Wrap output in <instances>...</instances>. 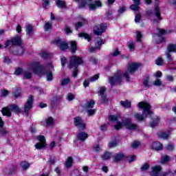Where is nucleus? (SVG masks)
<instances>
[{"mask_svg": "<svg viewBox=\"0 0 176 176\" xmlns=\"http://www.w3.org/2000/svg\"><path fill=\"white\" fill-rule=\"evenodd\" d=\"M88 137H89V135L85 132H81L77 134V138L78 140H80V141H86Z\"/></svg>", "mask_w": 176, "mask_h": 176, "instance_id": "22", "label": "nucleus"}, {"mask_svg": "<svg viewBox=\"0 0 176 176\" xmlns=\"http://www.w3.org/2000/svg\"><path fill=\"white\" fill-rule=\"evenodd\" d=\"M151 148L155 151H162L163 145L159 142H154L151 144Z\"/></svg>", "mask_w": 176, "mask_h": 176, "instance_id": "21", "label": "nucleus"}, {"mask_svg": "<svg viewBox=\"0 0 176 176\" xmlns=\"http://www.w3.org/2000/svg\"><path fill=\"white\" fill-rule=\"evenodd\" d=\"M54 44L58 46L60 50H66V49H68V43L63 41L62 40L55 41Z\"/></svg>", "mask_w": 176, "mask_h": 176, "instance_id": "17", "label": "nucleus"}, {"mask_svg": "<svg viewBox=\"0 0 176 176\" xmlns=\"http://www.w3.org/2000/svg\"><path fill=\"white\" fill-rule=\"evenodd\" d=\"M138 107L143 109L142 113L143 115H144V116L138 113H135L134 114V118L135 119H136V120H139L140 122H141L142 120H145V119L148 118V116H151L152 115H153V112L151 111V104H149L148 103H146L145 102H140L138 103Z\"/></svg>", "mask_w": 176, "mask_h": 176, "instance_id": "2", "label": "nucleus"}, {"mask_svg": "<svg viewBox=\"0 0 176 176\" xmlns=\"http://www.w3.org/2000/svg\"><path fill=\"white\" fill-rule=\"evenodd\" d=\"M55 173H56L57 175H61V168L60 167L55 168Z\"/></svg>", "mask_w": 176, "mask_h": 176, "instance_id": "63", "label": "nucleus"}, {"mask_svg": "<svg viewBox=\"0 0 176 176\" xmlns=\"http://www.w3.org/2000/svg\"><path fill=\"white\" fill-rule=\"evenodd\" d=\"M159 123V117H155L151 124V127H155Z\"/></svg>", "mask_w": 176, "mask_h": 176, "instance_id": "41", "label": "nucleus"}, {"mask_svg": "<svg viewBox=\"0 0 176 176\" xmlns=\"http://www.w3.org/2000/svg\"><path fill=\"white\" fill-rule=\"evenodd\" d=\"M123 78H122V76L120 75H116L113 77H111L109 78V83L111 86H113V85H119L122 82Z\"/></svg>", "mask_w": 176, "mask_h": 176, "instance_id": "16", "label": "nucleus"}, {"mask_svg": "<svg viewBox=\"0 0 176 176\" xmlns=\"http://www.w3.org/2000/svg\"><path fill=\"white\" fill-rule=\"evenodd\" d=\"M162 170V167L160 166H155L152 168V171L151 173V176H168L170 173V170L167 172H164L160 174V171Z\"/></svg>", "mask_w": 176, "mask_h": 176, "instance_id": "10", "label": "nucleus"}, {"mask_svg": "<svg viewBox=\"0 0 176 176\" xmlns=\"http://www.w3.org/2000/svg\"><path fill=\"white\" fill-rule=\"evenodd\" d=\"M72 163H74V160L72 158V157H69L65 162V166L67 168H69V167H72Z\"/></svg>", "mask_w": 176, "mask_h": 176, "instance_id": "30", "label": "nucleus"}, {"mask_svg": "<svg viewBox=\"0 0 176 176\" xmlns=\"http://www.w3.org/2000/svg\"><path fill=\"white\" fill-rule=\"evenodd\" d=\"M47 75V80H52L53 79V74H52V72L49 71L46 72Z\"/></svg>", "mask_w": 176, "mask_h": 176, "instance_id": "46", "label": "nucleus"}, {"mask_svg": "<svg viewBox=\"0 0 176 176\" xmlns=\"http://www.w3.org/2000/svg\"><path fill=\"white\" fill-rule=\"evenodd\" d=\"M79 38H85V39H87V41H88V42H90V39H91V36H90L89 34H87L85 32L82 33H80L78 34Z\"/></svg>", "mask_w": 176, "mask_h": 176, "instance_id": "28", "label": "nucleus"}, {"mask_svg": "<svg viewBox=\"0 0 176 176\" xmlns=\"http://www.w3.org/2000/svg\"><path fill=\"white\" fill-rule=\"evenodd\" d=\"M135 45L134 44V42L131 41L128 43V47L130 50H134Z\"/></svg>", "mask_w": 176, "mask_h": 176, "instance_id": "54", "label": "nucleus"}, {"mask_svg": "<svg viewBox=\"0 0 176 176\" xmlns=\"http://www.w3.org/2000/svg\"><path fill=\"white\" fill-rule=\"evenodd\" d=\"M87 24V19L84 17H81L79 22H77L75 25L76 30L80 28L82 25H86Z\"/></svg>", "mask_w": 176, "mask_h": 176, "instance_id": "20", "label": "nucleus"}, {"mask_svg": "<svg viewBox=\"0 0 176 176\" xmlns=\"http://www.w3.org/2000/svg\"><path fill=\"white\" fill-rule=\"evenodd\" d=\"M98 78H100V76L98 74H96L95 76L91 77L89 80L90 82H96V80H98Z\"/></svg>", "mask_w": 176, "mask_h": 176, "instance_id": "50", "label": "nucleus"}, {"mask_svg": "<svg viewBox=\"0 0 176 176\" xmlns=\"http://www.w3.org/2000/svg\"><path fill=\"white\" fill-rule=\"evenodd\" d=\"M24 54V48L21 45L15 47L13 50V54L15 56H22Z\"/></svg>", "mask_w": 176, "mask_h": 176, "instance_id": "18", "label": "nucleus"}, {"mask_svg": "<svg viewBox=\"0 0 176 176\" xmlns=\"http://www.w3.org/2000/svg\"><path fill=\"white\" fill-rule=\"evenodd\" d=\"M167 52L168 53H171V52H175L176 50V45L170 44L167 47Z\"/></svg>", "mask_w": 176, "mask_h": 176, "instance_id": "33", "label": "nucleus"}, {"mask_svg": "<svg viewBox=\"0 0 176 176\" xmlns=\"http://www.w3.org/2000/svg\"><path fill=\"white\" fill-rule=\"evenodd\" d=\"M44 30L45 31H50L52 30V23L46 22L44 25Z\"/></svg>", "mask_w": 176, "mask_h": 176, "instance_id": "38", "label": "nucleus"}, {"mask_svg": "<svg viewBox=\"0 0 176 176\" xmlns=\"http://www.w3.org/2000/svg\"><path fill=\"white\" fill-rule=\"evenodd\" d=\"M70 45L72 53H75L78 50V45L76 44V41H71Z\"/></svg>", "mask_w": 176, "mask_h": 176, "instance_id": "27", "label": "nucleus"}, {"mask_svg": "<svg viewBox=\"0 0 176 176\" xmlns=\"http://www.w3.org/2000/svg\"><path fill=\"white\" fill-rule=\"evenodd\" d=\"M105 30H107V23L98 25L94 28V34L95 35H101L102 32H105Z\"/></svg>", "mask_w": 176, "mask_h": 176, "instance_id": "13", "label": "nucleus"}, {"mask_svg": "<svg viewBox=\"0 0 176 176\" xmlns=\"http://www.w3.org/2000/svg\"><path fill=\"white\" fill-rule=\"evenodd\" d=\"M158 34L153 35V39L157 43H161V42H163V37L162 35L166 34V30L158 29Z\"/></svg>", "mask_w": 176, "mask_h": 176, "instance_id": "15", "label": "nucleus"}, {"mask_svg": "<svg viewBox=\"0 0 176 176\" xmlns=\"http://www.w3.org/2000/svg\"><path fill=\"white\" fill-rule=\"evenodd\" d=\"M143 85H144V87H149V78L144 80Z\"/></svg>", "mask_w": 176, "mask_h": 176, "instance_id": "62", "label": "nucleus"}, {"mask_svg": "<svg viewBox=\"0 0 176 176\" xmlns=\"http://www.w3.org/2000/svg\"><path fill=\"white\" fill-rule=\"evenodd\" d=\"M65 31L66 35H70V34H72V30H71V28L68 26L65 27Z\"/></svg>", "mask_w": 176, "mask_h": 176, "instance_id": "52", "label": "nucleus"}, {"mask_svg": "<svg viewBox=\"0 0 176 176\" xmlns=\"http://www.w3.org/2000/svg\"><path fill=\"white\" fill-rule=\"evenodd\" d=\"M70 83H71V79H69V78H64L61 81V85L63 86H64L65 85H69Z\"/></svg>", "mask_w": 176, "mask_h": 176, "instance_id": "37", "label": "nucleus"}, {"mask_svg": "<svg viewBox=\"0 0 176 176\" xmlns=\"http://www.w3.org/2000/svg\"><path fill=\"white\" fill-rule=\"evenodd\" d=\"M23 72L24 71L23 70V69L19 67L15 69L14 75H20L21 74H23Z\"/></svg>", "mask_w": 176, "mask_h": 176, "instance_id": "47", "label": "nucleus"}, {"mask_svg": "<svg viewBox=\"0 0 176 176\" xmlns=\"http://www.w3.org/2000/svg\"><path fill=\"white\" fill-rule=\"evenodd\" d=\"M74 2H80L81 4L79 6L80 9H87L89 8L90 10H96L98 8L102 6V3L100 1H96L92 2L93 0H74Z\"/></svg>", "mask_w": 176, "mask_h": 176, "instance_id": "3", "label": "nucleus"}, {"mask_svg": "<svg viewBox=\"0 0 176 176\" xmlns=\"http://www.w3.org/2000/svg\"><path fill=\"white\" fill-rule=\"evenodd\" d=\"M120 105H122V107L124 108H130L131 107V102L129 100L121 101Z\"/></svg>", "mask_w": 176, "mask_h": 176, "instance_id": "29", "label": "nucleus"}, {"mask_svg": "<svg viewBox=\"0 0 176 176\" xmlns=\"http://www.w3.org/2000/svg\"><path fill=\"white\" fill-rule=\"evenodd\" d=\"M149 168V164H144L143 166L141 167V170L142 171H146Z\"/></svg>", "mask_w": 176, "mask_h": 176, "instance_id": "58", "label": "nucleus"}, {"mask_svg": "<svg viewBox=\"0 0 176 176\" xmlns=\"http://www.w3.org/2000/svg\"><path fill=\"white\" fill-rule=\"evenodd\" d=\"M153 85L154 86L160 87L162 86L163 82H162V80L157 78L154 81Z\"/></svg>", "mask_w": 176, "mask_h": 176, "instance_id": "40", "label": "nucleus"}, {"mask_svg": "<svg viewBox=\"0 0 176 176\" xmlns=\"http://www.w3.org/2000/svg\"><path fill=\"white\" fill-rule=\"evenodd\" d=\"M118 145V142L116 141H113L109 143V148H115Z\"/></svg>", "mask_w": 176, "mask_h": 176, "instance_id": "57", "label": "nucleus"}, {"mask_svg": "<svg viewBox=\"0 0 176 176\" xmlns=\"http://www.w3.org/2000/svg\"><path fill=\"white\" fill-rule=\"evenodd\" d=\"M136 34L138 42H141V38H142V34H141V32H137Z\"/></svg>", "mask_w": 176, "mask_h": 176, "instance_id": "59", "label": "nucleus"}, {"mask_svg": "<svg viewBox=\"0 0 176 176\" xmlns=\"http://www.w3.org/2000/svg\"><path fill=\"white\" fill-rule=\"evenodd\" d=\"M9 94V91L6 89H2L0 92L1 97H6Z\"/></svg>", "mask_w": 176, "mask_h": 176, "instance_id": "43", "label": "nucleus"}, {"mask_svg": "<svg viewBox=\"0 0 176 176\" xmlns=\"http://www.w3.org/2000/svg\"><path fill=\"white\" fill-rule=\"evenodd\" d=\"M74 124L79 130H85L86 124L83 122V120L80 117L74 118Z\"/></svg>", "mask_w": 176, "mask_h": 176, "instance_id": "14", "label": "nucleus"}, {"mask_svg": "<svg viewBox=\"0 0 176 176\" xmlns=\"http://www.w3.org/2000/svg\"><path fill=\"white\" fill-rule=\"evenodd\" d=\"M141 19H142L141 14H136L135 18V22L140 23L141 21Z\"/></svg>", "mask_w": 176, "mask_h": 176, "instance_id": "55", "label": "nucleus"}, {"mask_svg": "<svg viewBox=\"0 0 176 176\" xmlns=\"http://www.w3.org/2000/svg\"><path fill=\"white\" fill-rule=\"evenodd\" d=\"M23 41H21V36L17 35L10 40H8L6 42V47H10L12 46H21Z\"/></svg>", "mask_w": 176, "mask_h": 176, "instance_id": "9", "label": "nucleus"}, {"mask_svg": "<svg viewBox=\"0 0 176 176\" xmlns=\"http://www.w3.org/2000/svg\"><path fill=\"white\" fill-rule=\"evenodd\" d=\"M157 135L160 138H162L163 140H167L168 138V133L164 132H159Z\"/></svg>", "mask_w": 176, "mask_h": 176, "instance_id": "32", "label": "nucleus"}, {"mask_svg": "<svg viewBox=\"0 0 176 176\" xmlns=\"http://www.w3.org/2000/svg\"><path fill=\"white\" fill-rule=\"evenodd\" d=\"M155 64L157 65H163L164 64L163 59L160 57L157 58V59L155 60Z\"/></svg>", "mask_w": 176, "mask_h": 176, "instance_id": "45", "label": "nucleus"}, {"mask_svg": "<svg viewBox=\"0 0 176 176\" xmlns=\"http://www.w3.org/2000/svg\"><path fill=\"white\" fill-rule=\"evenodd\" d=\"M130 9L131 10H140V7L137 4H132L131 6H130Z\"/></svg>", "mask_w": 176, "mask_h": 176, "instance_id": "51", "label": "nucleus"}, {"mask_svg": "<svg viewBox=\"0 0 176 176\" xmlns=\"http://www.w3.org/2000/svg\"><path fill=\"white\" fill-rule=\"evenodd\" d=\"M113 157L114 159V162H120V160H123V159H124L125 156H124V154L120 153L115 154L113 156Z\"/></svg>", "mask_w": 176, "mask_h": 176, "instance_id": "23", "label": "nucleus"}, {"mask_svg": "<svg viewBox=\"0 0 176 176\" xmlns=\"http://www.w3.org/2000/svg\"><path fill=\"white\" fill-rule=\"evenodd\" d=\"M14 112L15 113H20L21 112V109L19 108V106L16 104H10L9 107H5L2 109V113L3 116H12V113L10 112Z\"/></svg>", "mask_w": 176, "mask_h": 176, "instance_id": "7", "label": "nucleus"}, {"mask_svg": "<svg viewBox=\"0 0 176 176\" xmlns=\"http://www.w3.org/2000/svg\"><path fill=\"white\" fill-rule=\"evenodd\" d=\"M60 61L62 67H64L67 64V58L65 56H61Z\"/></svg>", "mask_w": 176, "mask_h": 176, "instance_id": "49", "label": "nucleus"}, {"mask_svg": "<svg viewBox=\"0 0 176 176\" xmlns=\"http://www.w3.org/2000/svg\"><path fill=\"white\" fill-rule=\"evenodd\" d=\"M80 64H83V59L79 56H73L70 58V63L68 65V68L70 69L72 68H75L73 72L74 78H76L78 76V67L80 65Z\"/></svg>", "mask_w": 176, "mask_h": 176, "instance_id": "4", "label": "nucleus"}, {"mask_svg": "<svg viewBox=\"0 0 176 176\" xmlns=\"http://www.w3.org/2000/svg\"><path fill=\"white\" fill-rule=\"evenodd\" d=\"M112 157V153L109 152H105L103 155H102V160H108Z\"/></svg>", "mask_w": 176, "mask_h": 176, "instance_id": "31", "label": "nucleus"}, {"mask_svg": "<svg viewBox=\"0 0 176 176\" xmlns=\"http://www.w3.org/2000/svg\"><path fill=\"white\" fill-rule=\"evenodd\" d=\"M38 142L34 145L36 149H43L45 146H46V139L45 138V136L43 135H39L37 137Z\"/></svg>", "mask_w": 176, "mask_h": 176, "instance_id": "12", "label": "nucleus"}, {"mask_svg": "<svg viewBox=\"0 0 176 176\" xmlns=\"http://www.w3.org/2000/svg\"><path fill=\"white\" fill-rule=\"evenodd\" d=\"M87 112L89 115V116H93V115H94V113H96V109H88L87 110Z\"/></svg>", "mask_w": 176, "mask_h": 176, "instance_id": "53", "label": "nucleus"}, {"mask_svg": "<svg viewBox=\"0 0 176 176\" xmlns=\"http://www.w3.org/2000/svg\"><path fill=\"white\" fill-rule=\"evenodd\" d=\"M21 94V92L20 91L19 88H16L15 91L13 92V95L14 96L15 98H19Z\"/></svg>", "mask_w": 176, "mask_h": 176, "instance_id": "36", "label": "nucleus"}, {"mask_svg": "<svg viewBox=\"0 0 176 176\" xmlns=\"http://www.w3.org/2000/svg\"><path fill=\"white\" fill-rule=\"evenodd\" d=\"M94 100H90L86 104L85 107L87 109L93 108V107H94Z\"/></svg>", "mask_w": 176, "mask_h": 176, "instance_id": "42", "label": "nucleus"}, {"mask_svg": "<svg viewBox=\"0 0 176 176\" xmlns=\"http://www.w3.org/2000/svg\"><path fill=\"white\" fill-rule=\"evenodd\" d=\"M56 5L58 8H65V1L61 0L57 1Z\"/></svg>", "mask_w": 176, "mask_h": 176, "instance_id": "39", "label": "nucleus"}, {"mask_svg": "<svg viewBox=\"0 0 176 176\" xmlns=\"http://www.w3.org/2000/svg\"><path fill=\"white\" fill-rule=\"evenodd\" d=\"M122 126H124L128 130H135L137 129V124L131 122V118H124L122 122H118L117 124L114 126L116 130H120Z\"/></svg>", "mask_w": 176, "mask_h": 176, "instance_id": "6", "label": "nucleus"}, {"mask_svg": "<svg viewBox=\"0 0 176 176\" xmlns=\"http://www.w3.org/2000/svg\"><path fill=\"white\" fill-rule=\"evenodd\" d=\"M132 148H138V146H140V142H138V141H135L132 143V145H131Z\"/></svg>", "mask_w": 176, "mask_h": 176, "instance_id": "60", "label": "nucleus"}, {"mask_svg": "<svg viewBox=\"0 0 176 176\" xmlns=\"http://www.w3.org/2000/svg\"><path fill=\"white\" fill-rule=\"evenodd\" d=\"M119 119H120V116L119 114L110 115L109 116V120H110V122H119Z\"/></svg>", "mask_w": 176, "mask_h": 176, "instance_id": "25", "label": "nucleus"}, {"mask_svg": "<svg viewBox=\"0 0 176 176\" xmlns=\"http://www.w3.org/2000/svg\"><path fill=\"white\" fill-rule=\"evenodd\" d=\"M101 131H107V129H108V125L107 124H104L100 126Z\"/></svg>", "mask_w": 176, "mask_h": 176, "instance_id": "61", "label": "nucleus"}, {"mask_svg": "<svg viewBox=\"0 0 176 176\" xmlns=\"http://www.w3.org/2000/svg\"><path fill=\"white\" fill-rule=\"evenodd\" d=\"M167 151H174V144L170 143L166 146Z\"/></svg>", "mask_w": 176, "mask_h": 176, "instance_id": "56", "label": "nucleus"}, {"mask_svg": "<svg viewBox=\"0 0 176 176\" xmlns=\"http://www.w3.org/2000/svg\"><path fill=\"white\" fill-rule=\"evenodd\" d=\"M33 102H34V97L32 96H30L24 106V112L27 116H28V113L32 108Z\"/></svg>", "mask_w": 176, "mask_h": 176, "instance_id": "11", "label": "nucleus"}, {"mask_svg": "<svg viewBox=\"0 0 176 176\" xmlns=\"http://www.w3.org/2000/svg\"><path fill=\"white\" fill-rule=\"evenodd\" d=\"M105 90H107V89L105 88V87H99V91H98V93L100 94V96H105L104 94V93H105Z\"/></svg>", "mask_w": 176, "mask_h": 176, "instance_id": "44", "label": "nucleus"}, {"mask_svg": "<svg viewBox=\"0 0 176 176\" xmlns=\"http://www.w3.org/2000/svg\"><path fill=\"white\" fill-rule=\"evenodd\" d=\"M141 66H142L141 63L129 64L128 70L125 72V73L124 74V76L126 78L127 82L130 80L129 75H132V74H134L135 71H137Z\"/></svg>", "mask_w": 176, "mask_h": 176, "instance_id": "8", "label": "nucleus"}, {"mask_svg": "<svg viewBox=\"0 0 176 176\" xmlns=\"http://www.w3.org/2000/svg\"><path fill=\"white\" fill-rule=\"evenodd\" d=\"M168 162H170V157L168 155L162 156L161 163H162V164H164V163H167Z\"/></svg>", "mask_w": 176, "mask_h": 176, "instance_id": "35", "label": "nucleus"}, {"mask_svg": "<svg viewBox=\"0 0 176 176\" xmlns=\"http://www.w3.org/2000/svg\"><path fill=\"white\" fill-rule=\"evenodd\" d=\"M43 69V65H41L39 62H32L28 65V69L23 70V78L25 79H31L33 74H41Z\"/></svg>", "mask_w": 176, "mask_h": 176, "instance_id": "1", "label": "nucleus"}, {"mask_svg": "<svg viewBox=\"0 0 176 176\" xmlns=\"http://www.w3.org/2000/svg\"><path fill=\"white\" fill-rule=\"evenodd\" d=\"M43 8H47V6H49L50 5L49 0H43Z\"/></svg>", "mask_w": 176, "mask_h": 176, "instance_id": "64", "label": "nucleus"}, {"mask_svg": "<svg viewBox=\"0 0 176 176\" xmlns=\"http://www.w3.org/2000/svg\"><path fill=\"white\" fill-rule=\"evenodd\" d=\"M147 14L149 16L153 23H159L162 21V14L160 13V9L159 6H156L153 11L148 10Z\"/></svg>", "mask_w": 176, "mask_h": 176, "instance_id": "5", "label": "nucleus"}, {"mask_svg": "<svg viewBox=\"0 0 176 176\" xmlns=\"http://www.w3.org/2000/svg\"><path fill=\"white\" fill-rule=\"evenodd\" d=\"M25 32L27 35H29V36L32 35L34 32V26H32V25L28 24L25 27Z\"/></svg>", "mask_w": 176, "mask_h": 176, "instance_id": "24", "label": "nucleus"}, {"mask_svg": "<svg viewBox=\"0 0 176 176\" xmlns=\"http://www.w3.org/2000/svg\"><path fill=\"white\" fill-rule=\"evenodd\" d=\"M30 166H31V164L27 161H23L21 162V167L22 170H28V168H30Z\"/></svg>", "mask_w": 176, "mask_h": 176, "instance_id": "26", "label": "nucleus"}, {"mask_svg": "<svg viewBox=\"0 0 176 176\" xmlns=\"http://www.w3.org/2000/svg\"><path fill=\"white\" fill-rule=\"evenodd\" d=\"M166 58L170 64H172L171 61H173V57H171V54L170 52H166Z\"/></svg>", "mask_w": 176, "mask_h": 176, "instance_id": "48", "label": "nucleus"}, {"mask_svg": "<svg viewBox=\"0 0 176 176\" xmlns=\"http://www.w3.org/2000/svg\"><path fill=\"white\" fill-rule=\"evenodd\" d=\"M102 44H104V41H102V40H100L97 41V43L95 44V47L90 48L89 50L90 53H93L96 50H98V49H100L101 45Z\"/></svg>", "mask_w": 176, "mask_h": 176, "instance_id": "19", "label": "nucleus"}, {"mask_svg": "<svg viewBox=\"0 0 176 176\" xmlns=\"http://www.w3.org/2000/svg\"><path fill=\"white\" fill-rule=\"evenodd\" d=\"M47 126H54V120L52 117H49L46 121Z\"/></svg>", "mask_w": 176, "mask_h": 176, "instance_id": "34", "label": "nucleus"}]
</instances>
